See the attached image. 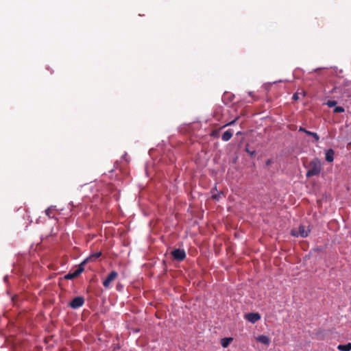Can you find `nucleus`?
<instances>
[{
    "label": "nucleus",
    "mask_w": 351,
    "mask_h": 351,
    "mask_svg": "<svg viewBox=\"0 0 351 351\" xmlns=\"http://www.w3.org/2000/svg\"><path fill=\"white\" fill-rule=\"evenodd\" d=\"M322 170V165L320 160L315 158L308 165V170L306 172V177L310 178L312 176H317L320 173Z\"/></svg>",
    "instance_id": "nucleus-1"
},
{
    "label": "nucleus",
    "mask_w": 351,
    "mask_h": 351,
    "mask_svg": "<svg viewBox=\"0 0 351 351\" xmlns=\"http://www.w3.org/2000/svg\"><path fill=\"white\" fill-rule=\"evenodd\" d=\"M173 260L181 262L184 261L186 256L185 250L184 249H175L171 252Z\"/></svg>",
    "instance_id": "nucleus-2"
},
{
    "label": "nucleus",
    "mask_w": 351,
    "mask_h": 351,
    "mask_svg": "<svg viewBox=\"0 0 351 351\" xmlns=\"http://www.w3.org/2000/svg\"><path fill=\"white\" fill-rule=\"evenodd\" d=\"M85 302L84 298L82 296H77L74 298L70 301L68 306L73 309L78 308L84 305Z\"/></svg>",
    "instance_id": "nucleus-3"
},
{
    "label": "nucleus",
    "mask_w": 351,
    "mask_h": 351,
    "mask_svg": "<svg viewBox=\"0 0 351 351\" xmlns=\"http://www.w3.org/2000/svg\"><path fill=\"white\" fill-rule=\"evenodd\" d=\"M118 276V273L115 271H112L107 278L103 281V285L106 288H108L110 287V283L114 281Z\"/></svg>",
    "instance_id": "nucleus-4"
},
{
    "label": "nucleus",
    "mask_w": 351,
    "mask_h": 351,
    "mask_svg": "<svg viewBox=\"0 0 351 351\" xmlns=\"http://www.w3.org/2000/svg\"><path fill=\"white\" fill-rule=\"evenodd\" d=\"M309 229L306 230L304 226H300L299 227L298 232H296L295 230H292L291 234L294 237L300 236L301 237L305 238L308 235Z\"/></svg>",
    "instance_id": "nucleus-5"
},
{
    "label": "nucleus",
    "mask_w": 351,
    "mask_h": 351,
    "mask_svg": "<svg viewBox=\"0 0 351 351\" xmlns=\"http://www.w3.org/2000/svg\"><path fill=\"white\" fill-rule=\"evenodd\" d=\"M245 318L250 322L254 324L261 319V317L258 313H249L245 315Z\"/></svg>",
    "instance_id": "nucleus-6"
},
{
    "label": "nucleus",
    "mask_w": 351,
    "mask_h": 351,
    "mask_svg": "<svg viewBox=\"0 0 351 351\" xmlns=\"http://www.w3.org/2000/svg\"><path fill=\"white\" fill-rule=\"evenodd\" d=\"M88 262V259H85L83 262H82L79 265L77 269H75L73 272H71L75 278L79 276L84 270V265Z\"/></svg>",
    "instance_id": "nucleus-7"
},
{
    "label": "nucleus",
    "mask_w": 351,
    "mask_h": 351,
    "mask_svg": "<svg viewBox=\"0 0 351 351\" xmlns=\"http://www.w3.org/2000/svg\"><path fill=\"white\" fill-rule=\"evenodd\" d=\"M256 341L266 346L270 343V339L266 335H260L256 337Z\"/></svg>",
    "instance_id": "nucleus-8"
},
{
    "label": "nucleus",
    "mask_w": 351,
    "mask_h": 351,
    "mask_svg": "<svg viewBox=\"0 0 351 351\" xmlns=\"http://www.w3.org/2000/svg\"><path fill=\"white\" fill-rule=\"evenodd\" d=\"M335 152L332 149H329L326 152V160L332 162L334 160Z\"/></svg>",
    "instance_id": "nucleus-9"
},
{
    "label": "nucleus",
    "mask_w": 351,
    "mask_h": 351,
    "mask_svg": "<svg viewBox=\"0 0 351 351\" xmlns=\"http://www.w3.org/2000/svg\"><path fill=\"white\" fill-rule=\"evenodd\" d=\"M233 133L231 130H227L221 136V139L223 141H228L232 137Z\"/></svg>",
    "instance_id": "nucleus-10"
},
{
    "label": "nucleus",
    "mask_w": 351,
    "mask_h": 351,
    "mask_svg": "<svg viewBox=\"0 0 351 351\" xmlns=\"http://www.w3.org/2000/svg\"><path fill=\"white\" fill-rule=\"evenodd\" d=\"M337 349L340 351H350L351 350V343L347 344H340L337 346Z\"/></svg>",
    "instance_id": "nucleus-11"
},
{
    "label": "nucleus",
    "mask_w": 351,
    "mask_h": 351,
    "mask_svg": "<svg viewBox=\"0 0 351 351\" xmlns=\"http://www.w3.org/2000/svg\"><path fill=\"white\" fill-rule=\"evenodd\" d=\"M232 341V338H223L221 339V346L223 348H227L230 343Z\"/></svg>",
    "instance_id": "nucleus-12"
},
{
    "label": "nucleus",
    "mask_w": 351,
    "mask_h": 351,
    "mask_svg": "<svg viewBox=\"0 0 351 351\" xmlns=\"http://www.w3.org/2000/svg\"><path fill=\"white\" fill-rule=\"evenodd\" d=\"M306 134L310 136L313 137V138L315 139V141L316 142L319 141V136L316 132H313L308 130V132H306Z\"/></svg>",
    "instance_id": "nucleus-13"
},
{
    "label": "nucleus",
    "mask_w": 351,
    "mask_h": 351,
    "mask_svg": "<svg viewBox=\"0 0 351 351\" xmlns=\"http://www.w3.org/2000/svg\"><path fill=\"white\" fill-rule=\"evenodd\" d=\"M101 256V252H97V253H95L92 255H90L88 258H87L86 259H88V261L89 260H92V259H94V260H96L97 258H98L99 257H100Z\"/></svg>",
    "instance_id": "nucleus-14"
},
{
    "label": "nucleus",
    "mask_w": 351,
    "mask_h": 351,
    "mask_svg": "<svg viewBox=\"0 0 351 351\" xmlns=\"http://www.w3.org/2000/svg\"><path fill=\"white\" fill-rule=\"evenodd\" d=\"M344 111H345V109L342 106H337L334 109V112H335V113H341V112H343Z\"/></svg>",
    "instance_id": "nucleus-15"
},
{
    "label": "nucleus",
    "mask_w": 351,
    "mask_h": 351,
    "mask_svg": "<svg viewBox=\"0 0 351 351\" xmlns=\"http://www.w3.org/2000/svg\"><path fill=\"white\" fill-rule=\"evenodd\" d=\"M337 102L335 100H329L327 101L326 104L328 107L332 108L337 105Z\"/></svg>",
    "instance_id": "nucleus-16"
},
{
    "label": "nucleus",
    "mask_w": 351,
    "mask_h": 351,
    "mask_svg": "<svg viewBox=\"0 0 351 351\" xmlns=\"http://www.w3.org/2000/svg\"><path fill=\"white\" fill-rule=\"evenodd\" d=\"M65 278L67 280H71V279H74L75 278L71 272H69L65 276Z\"/></svg>",
    "instance_id": "nucleus-17"
},
{
    "label": "nucleus",
    "mask_w": 351,
    "mask_h": 351,
    "mask_svg": "<svg viewBox=\"0 0 351 351\" xmlns=\"http://www.w3.org/2000/svg\"><path fill=\"white\" fill-rule=\"evenodd\" d=\"M237 119H238V118L235 119L234 120H233V121H230V123H227L226 125H223V127H221V128H225V127H226V126H227V125H233V124L236 122V121L237 120Z\"/></svg>",
    "instance_id": "nucleus-18"
},
{
    "label": "nucleus",
    "mask_w": 351,
    "mask_h": 351,
    "mask_svg": "<svg viewBox=\"0 0 351 351\" xmlns=\"http://www.w3.org/2000/svg\"><path fill=\"white\" fill-rule=\"evenodd\" d=\"M299 98L300 97H299V93H295L293 94V100L296 101V100L299 99Z\"/></svg>",
    "instance_id": "nucleus-19"
},
{
    "label": "nucleus",
    "mask_w": 351,
    "mask_h": 351,
    "mask_svg": "<svg viewBox=\"0 0 351 351\" xmlns=\"http://www.w3.org/2000/svg\"><path fill=\"white\" fill-rule=\"evenodd\" d=\"M245 151L247 153H249L251 156L255 155V152L254 151L251 152V150H249L247 148L245 149Z\"/></svg>",
    "instance_id": "nucleus-20"
},
{
    "label": "nucleus",
    "mask_w": 351,
    "mask_h": 351,
    "mask_svg": "<svg viewBox=\"0 0 351 351\" xmlns=\"http://www.w3.org/2000/svg\"><path fill=\"white\" fill-rule=\"evenodd\" d=\"M299 132H302L306 134V132H308V130L303 127H300Z\"/></svg>",
    "instance_id": "nucleus-21"
},
{
    "label": "nucleus",
    "mask_w": 351,
    "mask_h": 351,
    "mask_svg": "<svg viewBox=\"0 0 351 351\" xmlns=\"http://www.w3.org/2000/svg\"><path fill=\"white\" fill-rule=\"evenodd\" d=\"M248 95L252 97L253 98L254 100H256V98L254 97V93L253 92H249L248 93Z\"/></svg>",
    "instance_id": "nucleus-22"
},
{
    "label": "nucleus",
    "mask_w": 351,
    "mask_h": 351,
    "mask_svg": "<svg viewBox=\"0 0 351 351\" xmlns=\"http://www.w3.org/2000/svg\"><path fill=\"white\" fill-rule=\"evenodd\" d=\"M212 197H213V199H217V195H213L212 196Z\"/></svg>",
    "instance_id": "nucleus-23"
},
{
    "label": "nucleus",
    "mask_w": 351,
    "mask_h": 351,
    "mask_svg": "<svg viewBox=\"0 0 351 351\" xmlns=\"http://www.w3.org/2000/svg\"><path fill=\"white\" fill-rule=\"evenodd\" d=\"M270 163V161L269 160H267V164L269 165Z\"/></svg>",
    "instance_id": "nucleus-24"
},
{
    "label": "nucleus",
    "mask_w": 351,
    "mask_h": 351,
    "mask_svg": "<svg viewBox=\"0 0 351 351\" xmlns=\"http://www.w3.org/2000/svg\"><path fill=\"white\" fill-rule=\"evenodd\" d=\"M46 213H47V215H49V212H48V210H46Z\"/></svg>",
    "instance_id": "nucleus-25"
},
{
    "label": "nucleus",
    "mask_w": 351,
    "mask_h": 351,
    "mask_svg": "<svg viewBox=\"0 0 351 351\" xmlns=\"http://www.w3.org/2000/svg\"><path fill=\"white\" fill-rule=\"evenodd\" d=\"M46 213H47V215H49V212H48V210H46Z\"/></svg>",
    "instance_id": "nucleus-26"
},
{
    "label": "nucleus",
    "mask_w": 351,
    "mask_h": 351,
    "mask_svg": "<svg viewBox=\"0 0 351 351\" xmlns=\"http://www.w3.org/2000/svg\"><path fill=\"white\" fill-rule=\"evenodd\" d=\"M348 145H351V141L348 143Z\"/></svg>",
    "instance_id": "nucleus-27"
}]
</instances>
